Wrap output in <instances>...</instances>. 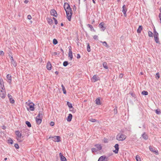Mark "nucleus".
Segmentation results:
<instances>
[{"label": "nucleus", "mask_w": 161, "mask_h": 161, "mask_svg": "<svg viewBox=\"0 0 161 161\" xmlns=\"http://www.w3.org/2000/svg\"><path fill=\"white\" fill-rule=\"evenodd\" d=\"M64 8L66 11L67 18L69 21H70L72 16V10L69 4L67 3H65Z\"/></svg>", "instance_id": "nucleus-1"}, {"label": "nucleus", "mask_w": 161, "mask_h": 161, "mask_svg": "<svg viewBox=\"0 0 161 161\" xmlns=\"http://www.w3.org/2000/svg\"><path fill=\"white\" fill-rule=\"evenodd\" d=\"M25 105L28 111H33L34 110V106L35 104L31 102L30 100H29L28 102H26Z\"/></svg>", "instance_id": "nucleus-2"}, {"label": "nucleus", "mask_w": 161, "mask_h": 161, "mask_svg": "<svg viewBox=\"0 0 161 161\" xmlns=\"http://www.w3.org/2000/svg\"><path fill=\"white\" fill-rule=\"evenodd\" d=\"M126 137V135L121 133H119L116 136V139L119 141H122L125 140Z\"/></svg>", "instance_id": "nucleus-3"}, {"label": "nucleus", "mask_w": 161, "mask_h": 161, "mask_svg": "<svg viewBox=\"0 0 161 161\" xmlns=\"http://www.w3.org/2000/svg\"><path fill=\"white\" fill-rule=\"evenodd\" d=\"M98 161H108V158L105 156L103 155L99 158Z\"/></svg>", "instance_id": "nucleus-4"}, {"label": "nucleus", "mask_w": 161, "mask_h": 161, "mask_svg": "<svg viewBox=\"0 0 161 161\" xmlns=\"http://www.w3.org/2000/svg\"><path fill=\"white\" fill-rule=\"evenodd\" d=\"M99 77L95 75L92 78L91 80L92 82H94L99 80Z\"/></svg>", "instance_id": "nucleus-5"}, {"label": "nucleus", "mask_w": 161, "mask_h": 161, "mask_svg": "<svg viewBox=\"0 0 161 161\" xmlns=\"http://www.w3.org/2000/svg\"><path fill=\"white\" fill-rule=\"evenodd\" d=\"M122 8V12L124 14V16L125 17H126V12L127 11V8H126V7L125 5H124L123 6Z\"/></svg>", "instance_id": "nucleus-6"}, {"label": "nucleus", "mask_w": 161, "mask_h": 161, "mask_svg": "<svg viewBox=\"0 0 161 161\" xmlns=\"http://www.w3.org/2000/svg\"><path fill=\"white\" fill-rule=\"evenodd\" d=\"M53 140L54 142H59L60 141V137L58 136H54L53 137Z\"/></svg>", "instance_id": "nucleus-7"}, {"label": "nucleus", "mask_w": 161, "mask_h": 161, "mask_svg": "<svg viewBox=\"0 0 161 161\" xmlns=\"http://www.w3.org/2000/svg\"><path fill=\"white\" fill-rule=\"evenodd\" d=\"M15 133L17 138H21V137H23L24 136L22 134L21 132H20L19 131H16Z\"/></svg>", "instance_id": "nucleus-8"}, {"label": "nucleus", "mask_w": 161, "mask_h": 161, "mask_svg": "<svg viewBox=\"0 0 161 161\" xmlns=\"http://www.w3.org/2000/svg\"><path fill=\"white\" fill-rule=\"evenodd\" d=\"M104 23L103 22L100 23L99 25V27L101 29V30L103 31H104L106 29V28L104 26Z\"/></svg>", "instance_id": "nucleus-9"}, {"label": "nucleus", "mask_w": 161, "mask_h": 161, "mask_svg": "<svg viewBox=\"0 0 161 161\" xmlns=\"http://www.w3.org/2000/svg\"><path fill=\"white\" fill-rule=\"evenodd\" d=\"M149 149L151 151L155 153L156 154H158V151L157 150H155L154 148H153L151 146H149Z\"/></svg>", "instance_id": "nucleus-10"}, {"label": "nucleus", "mask_w": 161, "mask_h": 161, "mask_svg": "<svg viewBox=\"0 0 161 161\" xmlns=\"http://www.w3.org/2000/svg\"><path fill=\"white\" fill-rule=\"evenodd\" d=\"M59 155L61 161H66V158L61 153H59Z\"/></svg>", "instance_id": "nucleus-11"}, {"label": "nucleus", "mask_w": 161, "mask_h": 161, "mask_svg": "<svg viewBox=\"0 0 161 161\" xmlns=\"http://www.w3.org/2000/svg\"><path fill=\"white\" fill-rule=\"evenodd\" d=\"M6 78L8 80V82L10 84L11 83L12 81V76L11 75H10L9 74H8L6 76Z\"/></svg>", "instance_id": "nucleus-12"}, {"label": "nucleus", "mask_w": 161, "mask_h": 161, "mask_svg": "<svg viewBox=\"0 0 161 161\" xmlns=\"http://www.w3.org/2000/svg\"><path fill=\"white\" fill-rule=\"evenodd\" d=\"M50 13L52 15L55 17H56L57 15V14L56 11L54 9H52Z\"/></svg>", "instance_id": "nucleus-13"}, {"label": "nucleus", "mask_w": 161, "mask_h": 161, "mask_svg": "<svg viewBox=\"0 0 161 161\" xmlns=\"http://www.w3.org/2000/svg\"><path fill=\"white\" fill-rule=\"evenodd\" d=\"M114 147L115 148V150L114 151V152L115 153H118L119 149L118 144H116L114 146Z\"/></svg>", "instance_id": "nucleus-14"}, {"label": "nucleus", "mask_w": 161, "mask_h": 161, "mask_svg": "<svg viewBox=\"0 0 161 161\" xmlns=\"http://www.w3.org/2000/svg\"><path fill=\"white\" fill-rule=\"evenodd\" d=\"M42 118H37V117H36V121L38 124H40L41 123L42 121Z\"/></svg>", "instance_id": "nucleus-15"}, {"label": "nucleus", "mask_w": 161, "mask_h": 161, "mask_svg": "<svg viewBox=\"0 0 161 161\" xmlns=\"http://www.w3.org/2000/svg\"><path fill=\"white\" fill-rule=\"evenodd\" d=\"M95 147L97 149V150H100L102 149V147L100 144H97L95 145Z\"/></svg>", "instance_id": "nucleus-16"}, {"label": "nucleus", "mask_w": 161, "mask_h": 161, "mask_svg": "<svg viewBox=\"0 0 161 161\" xmlns=\"http://www.w3.org/2000/svg\"><path fill=\"white\" fill-rule=\"evenodd\" d=\"M0 96L2 98H5L6 96L5 92L2 90H1V91Z\"/></svg>", "instance_id": "nucleus-17"}, {"label": "nucleus", "mask_w": 161, "mask_h": 161, "mask_svg": "<svg viewBox=\"0 0 161 161\" xmlns=\"http://www.w3.org/2000/svg\"><path fill=\"white\" fill-rule=\"evenodd\" d=\"M52 65L50 62H48L47 65V68L48 70H50L51 69Z\"/></svg>", "instance_id": "nucleus-18"}, {"label": "nucleus", "mask_w": 161, "mask_h": 161, "mask_svg": "<svg viewBox=\"0 0 161 161\" xmlns=\"http://www.w3.org/2000/svg\"><path fill=\"white\" fill-rule=\"evenodd\" d=\"M72 114H69L67 118V120L69 122L71 121L72 118Z\"/></svg>", "instance_id": "nucleus-19"}, {"label": "nucleus", "mask_w": 161, "mask_h": 161, "mask_svg": "<svg viewBox=\"0 0 161 161\" xmlns=\"http://www.w3.org/2000/svg\"><path fill=\"white\" fill-rule=\"evenodd\" d=\"M69 57L70 58V59L71 60L73 58L72 53L71 50L70 49L69 53Z\"/></svg>", "instance_id": "nucleus-20"}, {"label": "nucleus", "mask_w": 161, "mask_h": 161, "mask_svg": "<svg viewBox=\"0 0 161 161\" xmlns=\"http://www.w3.org/2000/svg\"><path fill=\"white\" fill-rule=\"evenodd\" d=\"M142 30V26L141 25H140L137 30V32L138 33H140L141 31Z\"/></svg>", "instance_id": "nucleus-21"}, {"label": "nucleus", "mask_w": 161, "mask_h": 161, "mask_svg": "<svg viewBox=\"0 0 161 161\" xmlns=\"http://www.w3.org/2000/svg\"><path fill=\"white\" fill-rule=\"evenodd\" d=\"M37 118H42V111H40L37 116H36Z\"/></svg>", "instance_id": "nucleus-22"}, {"label": "nucleus", "mask_w": 161, "mask_h": 161, "mask_svg": "<svg viewBox=\"0 0 161 161\" xmlns=\"http://www.w3.org/2000/svg\"><path fill=\"white\" fill-rule=\"evenodd\" d=\"M96 103L97 105H100L101 104L100 99L99 98H97L95 100Z\"/></svg>", "instance_id": "nucleus-23"}, {"label": "nucleus", "mask_w": 161, "mask_h": 161, "mask_svg": "<svg viewBox=\"0 0 161 161\" xmlns=\"http://www.w3.org/2000/svg\"><path fill=\"white\" fill-rule=\"evenodd\" d=\"M142 137L145 140H147L148 139V136L145 133H144L142 135Z\"/></svg>", "instance_id": "nucleus-24"}, {"label": "nucleus", "mask_w": 161, "mask_h": 161, "mask_svg": "<svg viewBox=\"0 0 161 161\" xmlns=\"http://www.w3.org/2000/svg\"><path fill=\"white\" fill-rule=\"evenodd\" d=\"M154 40L156 43H159L158 36H154Z\"/></svg>", "instance_id": "nucleus-25"}, {"label": "nucleus", "mask_w": 161, "mask_h": 161, "mask_svg": "<svg viewBox=\"0 0 161 161\" xmlns=\"http://www.w3.org/2000/svg\"><path fill=\"white\" fill-rule=\"evenodd\" d=\"M87 26L90 29V30L91 31H95L94 29L93 26L92 25L90 24H88Z\"/></svg>", "instance_id": "nucleus-26"}, {"label": "nucleus", "mask_w": 161, "mask_h": 161, "mask_svg": "<svg viewBox=\"0 0 161 161\" xmlns=\"http://www.w3.org/2000/svg\"><path fill=\"white\" fill-rule=\"evenodd\" d=\"M11 64L14 67H16L17 65L16 62L14 60L11 61Z\"/></svg>", "instance_id": "nucleus-27"}, {"label": "nucleus", "mask_w": 161, "mask_h": 161, "mask_svg": "<svg viewBox=\"0 0 161 161\" xmlns=\"http://www.w3.org/2000/svg\"><path fill=\"white\" fill-rule=\"evenodd\" d=\"M61 86L62 87V90L63 91V93L64 94H66V90H65L64 86L63 84Z\"/></svg>", "instance_id": "nucleus-28"}, {"label": "nucleus", "mask_w": 161, "mask_h": 161, "mask_svg": "<svg viewBox=\"0 0 161 161\" xmlns=\"http://www.w3.org/2000/svg\"><path fill=\"white\" fill-rule=\"evenodd\" d=\"M103 67L105 69H108V67L107 66V64L106 62H104L103 63Z\"/></svg>", "instance_id": "nucleus-29"}, {"label": "nucleus", "mask_w": 161, "mask_h": 161, "mask_svg": "<svg viewBox=\"0 0 161 161\" xmlns=\"http://www.w3.org/2000/svg\"><path fill=\"white\" fill-rule=\"evenodd\" d=\"M87 50L88 52H90L91 51V49L89 43H87Z\"/></svg>", "instance_id": "nucleus-30"}, {"label": "nucleus", "mask_w": 161, "mask_h": 161, "mask_svg": "<svg viewBox=\"0 0 161 161\" xmlns=\"http://www.w3.org/2000/svg\"><path fill=\"white\" fill-rule=\"evenodd\" d=\"M101 42L103 43V46L106 47H109L108 45L107 44V42Z\"/></svg>", "instance_id": "nucleus-31"}, {"label": "nucleus", "mask_w": 161, "mask_h": 161, "mask_svg": "<svg viewBox=\"0 0 161 161\" xmlns=\"http://www.w3.org/2000/svg\"><path fill=\"white\" fill-rule=\"evenodd\" d=\"M67 104L69 107V108H72V104L69 103V102H67Z\"/></svg>", "instance_id": "nucleus-32"}, {"label": "nucleus", "mask_w": 161, "mask_h": 161, "mask_svg": "<svg viewBox=\"0 0 161 161\" xmlns=\"http://www.w3.org/2000/svg\"><path fill=\"white\" fill-rule=\"evenodd\" d=\"M153 34L152 32L151 31H148V35L150 37H153Z\"/></svg>", "instance_id": "nucleus-33"}, {"label": "nucleus", "mask_w": 161, "mask_h": 161, "mask_svg": "<svg viewBox=\"0 0 161 161\" xmlns=\"http://www.w3.org/2000/svg\"><path fill=\"white\" fill-rule=\"evenodd\" d=\"M142 94L144 95H148V93L147 91H143L142 92Z\"/></svg>", "instance_id": "nucleus-34"}, {"label": "nucleus", "mask_w": 161, "mask_h": 161, "mask_svg": "<svg viewBox=\"0 0 161 161\" xmlns=\"http://www.w3.org/2000/svg\"><path fill=\"white\" fill-rule=\"evenodd\" d=\"M25 123H26V124L27 125V126L28 127H31V124L29 121H26L25 122Z\"/></svg>", "instance_id": "nucleus-35"}, {"label": "nucleus", "mask_w": 161, "mask_h": 161, "mask_svg": "<svg viewBox=\"0 0 161 161\" xmlns=\"http://www.w3.org/2000/svg\"><path fill=\"white\" fill-rule=\"evenodd\" d=\"M98 150L96 148H92V152L94 153L97 152Z\"/></svg>", "instance_id": "nucleus-36"}, {"label": "nucleus", "mask_w": 161, "mask_h": 161, "mask_svg": "<svg viewBox=\"0 0 161 161\" xmlns=\"http://www.w3.org/2000/svg\"><path fill=\"white\" fill-rule=\"evenodd\" d=\"M49 24H52L53 23V21L51 19H48L47 20Z\"/></svg>", "instance_id": "nucleus-37"}, {"label": "nucleus", "mask_w": 161, "mask_h": 161, "mask_svg": "<svg viewBox=\"0 0 161 161\" xmlns=\"http://www.w3.org/2000/svg\"><path fill=\"white\" fill-rule=\"evenodd\" d=\"M53 43L54 45H56L57 44L58 41L56 39H54L53 40Z\"/></svg>", "instance_id": "nucleus-38"}, {"label": "nucleus", "mask_w": 161, "mask_h": 161, "mask_svg": "<svg viewBox=\"0 0 161 161\" xmlns=\"http://www.w3.org/2000/svg\"><path fill=\"white\" fill-rule=\"evenodd\" d=\"M136 159L137 161H141V158L138 156H136Z\"/></svg>", "instance_id": "nucleus-39"}, {"label": "nucleus", "mask_w": 161, "mask_h": 161, "mask_svg": "<svg viewBox=\"0 0 161 161\" xmlns=\"http://www.w3.org/2000/svg\"><path fill=\"white\" fill-rule=\"evenodd\" d=\"M155 112L158 114H159L161 113V112L159 109H156L155 110Z\"/></svg>", "instance_id": "nucleus-40"}, {"label": "nucleus", "mask_w": 161, "mask_h": 161, "mask_svg": "<svg viewBox=\"0 0 161 161\" xmlns=\"http://www.w3.org/2000/svg\"><path fill=\"white\" fill-rule=\"evenodd\" d=\"M153 36L154 37L156 36H158V34L156 31L155 32H153Z\"/></svg>", "instance_id": "nucleus-41"}, {"label": "nucleus", "mask_w": 161, "mask_h": 161, "mask_svg": "<svg viewBox=\"0 0 161 161\" xmlns=\"http://www.w3.org/2000/svg\"><path fill=\"white\" fill-rule=\"evenodd\" d=\"M89 121L92 122H95L96 121V120L95 119H93V118H91L90 119H89Z\"/></svg>", "instance_id": "nucleus-42"}, {"label": "nucleus", "mask_w": 161, "mask_h": 161, "mask_svg": "<svg viewBox=\"0 0 161 161\" xmlns=\"http://www.w3.org/2000/svg\"><path fill=\"white\" fill-rule=\"evenodd\" d=\"M68 64V62L67 61H64L63 63V65L64 66H66Z\"/></svg>", "instance_id": "nucleus-43"}, {"label": "nucleus", "mask_w": 161, "mask_h": 161, "mask_svg": "<svg viewBox=\"0 0 161 161\" xmlns=\"http://www.w3.org/2000/svg\"><path fill=\"white\" fill-rule=\"evenodd\" d=\"M8 143L11 144H12L13 143V141L11 139H9L8 140Z\"/></svg>", "instance_id": "nucleus-44"}, {"label": "nucleus", "mask_w": 161, "mask_h": 161, "mask_svg": "<svg viewBox=\"0 0 161 161\" xmlns=\"http://www.w3.org/2000/svg\"><path fill=\"white\" fill-rule=\"evenodd\" d=\"M159 78V74L158 73L156 74V78L157 79H158Z\"/></svg>", "instance_id": "nucleus-45"}, {"label": "nucleus", "mask_w": 161, "mask_h": 161, "mask_svg": "<svg viewBox=\"0 0 161 161\" xmlns=\"http://www.w3.org/2000/svg\"><path fill=\"white\" fill-rule=\"evenodd\" d=\"M28 130L26 129H23V130L21 131V133H25Z\"/></svg>", "instance_id": "nucleus-46"}, {"label": "nucleus", "mask_w": 161, "mask_h": 161, "mask_svg": "<svg viewBox=\"0 0 161 161\" xmlns=\"http://www.w3.org/2000/svg\"><path fill=\"white\" fill-rule=\"evenodd\" d=\"M0 84L1 85H3V87H4V86L3 85V80L2 79H1L0 80Z\"/></svg>", "instance_id": "nucleus-47"}, {"label": "nucleus", "mask_w": 161, "mask_h": 161, "mask_svg": "<svg viewBox=\"0 0 161 161\" xmlns=\"http://www.w3.org/2000/svg\"><path fill=\"white\" fill-rule=\"evenodd\" d=\"M103 142H104V143H107L108 142V140L106 138H104V139H103Z\"/></svg>", "instance_id": "nucleus-48"}, {"label": "nucleus", "mask_w": 161, "mask_h": 161, "mask_svg": "<svg viewBox=\"0 0 161 161\" xmlns=\"http://www.w3.org/2000/svg\"><path fill=\"white\" fill-rule=\"evenodd\" d=\"M93 38L94 39L96 40H98V37L97 35H94L93 36Z\"/></svg>", "instance_id": "nucleus-49"}, {"label": "nucleus", "mask_w": 161, "mask_h": 161, "mask_svg": "<svg viewBox=\"0 0 161 161\" xmlns=\"http://www.w3.org/2000/svg\"><path fill=\"white\" fill-rule=\"evenodd\" d=\"M14 147L16 149H18L19 148V146L18 144H15L14 145Z\"/></svg>", "instance_id": "nucleus-50"}, {"label": "nucleus", "mask_w": 161, "mask_h": 161, "mask_svg": "<svg viewBox=\"0 0 161 161\" xmlns=\"http://www.w3.org/2000/svg\"><path fill=\"white\" fill-rule=\"evenodd\" d=\"M9 100L10 101V102L12 103H13L14 102V100L12 98L9 99Z\"/></svg>", "instance_id": "nucleus-51"}, {"label": "nucleus", "mask_w": 161, "mask_h": 161, "mask_svg": "<svg viewBox=\"0 0 161 161\" xmlns=\"http://www.w3.org/2000/svg\"><path fill=\"white\" fill-rule=\"evenodd\" d=\"M20 138H17V140L19 142H22V140L21 139H20Z\"/></svg>", "instance_id": "nucleus-52"}, {"label": "nucleus", "mask_w": 161, "mask_h": 161, "mask_svg": "<svg viewBox=\"0 0 161 161\" xmlns=\"http://www.w3.org/2000/svg\"><path fill=\"white\" fill-rule=\"evenodd\" d=\"M54 125V122H53V121H51V122L50 123V125L52 126H53Z\"/></svg>", "instance_id": "nucleus-53"}, {"label": "nucleus", "mask_w": 161, "mask_h": 161, "mask_svg": "<svg viewBox=\"0 0 161 161\" xmlns=\"http://www.w3.org/2000/svg\"><path fill=\"white\" fill-rule=\"evenodd\" d=\"M27 18L29 19L30 20L31 19V15H29L27 16Z\"/></svg>", "instance_id": "nucleus-54"}, {"label": "nucleus", "mask_w": 161, "mask_h": 161, "mask_svg": "<svg viewBox=\"0 0 161 161\" xmlns=\"http://www.w3.org/2000/svg\"><path fill=\"white\" fill-rule=\"evenodd\" d=\"M4 54V52L2 51H0V54L1 55H3Z\"/></svg>", "instance_id": "nucleus-55"}, {"label": "nucleus", "mask_w": 161, "mask_h": 161, "mask_svg": "<svg viewBox=\"0 0 161 161\" xmlns=\"http://www.w3.org/2000/svg\"><path fill=\"white\" fill-rule=\"evenodd\" d=\"M8 96L9 99L12 98V96L10 94H8Z\"/></svg>", "instance_id": "nucleus-56"}, {"label": "nucleus", "mask_w": 161, "mask_h": 161, "mask_svg": "<svg viewBox=\"0 0 161 161\" xmlns=\"http://www.w3.org/2000/svg\"><path fill=\"white\" fill-rule=\"evenodd\" d=\"M80 57V55L79 54H78L77 55V58H79Z\"/></svg>", "instance_id": "nucleus-57"}, {"label": "nucleus", "mask_w": 161, "mask_h": 161, "mask_svg": "<svg viewBox=\"0 0 161 161\" xmlns=\"http://www.w3.org/2000/svg\"><path fill=\"white\" fill-rule=\"evenodd\" d=\"M11 61H12L13 60H14L12 56H11L10 58Z\"/></svg>", "instance_id": "nucleus-58"}, {"label": "nucleus", "mask_w": 161, "mask_h": 161, "mask_svg": "<svg viewBox=\"0 0 161 161\" xmlns=\"http://www.w3.org/2000/svg\"><path fill=\"white\" fill-rule=\"evenodd\" d=\"M123 75L122 74H120L119 75V77L120 78H122L123 77Z\"/></svg>", "instance_id": "nucleus-59"}, {"label": "nucleus", "mask_w": 161, "mask_h": 161, "mask_svg": "<svg viewBox=\"0 0 161 161\" xmlns=\"http://www.w3.org/2000/svg\"><path fill=\"white\" fill-rule=\"evenodd\" d=\"M54 23L55 25H57L58 24V21L56 19H55V20L54 21Z\"/></svg>", "instance_id": "nucleus-60"}, {"label": "nucleus", "mask_w": 161, "mask_h": 161, "mask_svg": "<svg viewBox=\"0 0 161 161\" xmlns=\"http://www.w3.org/2000/svg\"><path fill=\"white\" fill-rule=\"evenodd\" d=\"M159 18L160 19V21H161L160 22L161 23V14H159Z\"/></svg>", "instance_id": "nucleus-61"}, {"label": "nucleus", "mask_w": 161, "mask_h": 161, "mask_svg": "<svg viewBox=\"0 0 161 161\" xmlns=\"http://www.w3.org/2000/svg\"><path fill=\"white\" fill-rule=\"evenodd\" d=\"M28 2V0H25L24 1V3H27Z\"/></svg>", "instance_id": "nucleus-62"}, {"label": "nucleus", "mask_w": 161, "mask_h": 161, "mask_svg": "<svg viewBox=\"0 0 161 161\" xmlns=\"http://www.w3.org/2000/svg\"><path fill=\"white\" fill-rule=\"evenodd\" d=\"M153 30V32H155V31H156V29H155V27H154Z\"/></svg>", "instance_id": "nucleus-63"}, {"label": "nucleus", "mask_w": 161, "mask_h": 161, "mask_svg": "<svg viewBox=\"0 0 161 161\" xmlns=\"http://www.w3.org/2000/svg\"><path fill=\"white\" fill-rule=\"evenodd\" d=\"M53 54L54 55H57V52H54L53 53Z\"/></svg>", "instance_id": "nucleus-64"}]
</instances>
